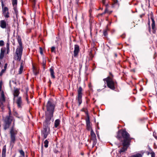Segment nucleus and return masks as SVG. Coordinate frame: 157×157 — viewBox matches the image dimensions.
<instances>
[{"instance_id": "nucleus-48", "label": "nucleus", "mask_w": 157, "mask_h": 157, "mask_svg": "<svg viewBox=\"0 0 157 157\" xmlns=\"http://www.w3.org/2000/svg\"><path fill=\"white\" fill-rule=\"evenodd\" d=\"M154 148L155 149H156V148H157V147H156V146H155V147H154Z\"/></svg>"}, {"instance_id": "nucleus-36", "label": "nucleus", "mask_w": 157, "mask_h": 157, "mask_svg": "<svg viewBox=\"0 0 157 157\" xmlns=\"http://www.w3.org/2000/svg\"><path fill=\"white\" fill-rule=\"evenodd\" d=\"M2 9H3V8H4V7H6V6H5L4 5L3 3V2H2Z\"/></svg>"}, {"instance_id": "nucleus-11", "label": "nucleus", "mask_w": 157, "mask_h": 157, "mask_svg": "<svg viewBox=\"0 0 157 157\" xmlns=\"http://www.w3.org/2000/svg\"><path fill=\"white\" fill-rule=\"evenodd\" d=\"M3 14L4 17L6 18L9 17V10L7 7H5L2 9Z\"/></svg>"}, {"instance_id": "nucleus-7", "label": "nucleus", "mask_w": 157, "mask_h": 157, "mask_svg": "<svg viewBox=\"0 0 157 157\" xmlns=\"http://www.w3.org/2000/svg\"><path fill=\"white\" fill-rule=\"evenodd\" d=\"M13 119V118L12 116H6L4 120L6 125L4 127L5 129L8 128L10 125L11 124V122Z\"/></svg>"}, {"instance_id": "nucleus-34", "label": "nucleus", "mask_w": 157, "mask_h": 157, "mask_svg": "<svg viewBox=\"0 0 157 157\" xmlns=\"http://www.w3.org/2000/svg\"><path fill=\"white\" fill-rule=\"evenodd\" d=\"M40 52L41 55L43 54L42 49L41 47L40 48Z\"/></svg>"}, {"instance_id": "nucleus-5", "label": "nucleus", "mask_w": 157, "mask_h": 157, "mask_svg": "<svg viewBox=\"0 0 157 157\" xmlns=\"http://www.w3.org/2000/svg\"><path fill=\"white\" fill-rule=\"evenodd\" d=\"M103 80L106 81L107 86L109 88L113 90L115 89V86L116 83L111 78L108 77L104 79Z\"/></svg>"}, {"instance_id": "nucleus-30", "label": "nucleus", "mask_w": 157, "mask_h": 157, "mask_svg": "<svg viewBox=\"0 0 157 157\" xmlns=\"http://www.w3.org/2000/svg\"><path fill=\"white\" fill-rule=\"evenodd\" d=\"M5 69H2L1 72L0 73V76H1L5 72Z\"/></svg>"}, {"instance_id": "nucleus-56", "label": "nucleus", "mask_w": 157, "mask_h": 157, "mask_svg": "<svg viewBox=\"0 0 157 157\" xmlns=\"http://www.w3.org/2000/svg\"><path fill=\"white\" fill-rule=\"evenodd\" d=\"M19 157H21V156H19Z\"/></svg>"}, {"instance_id": "nucleus-46", "label": "nucleus", "mask_w": 157, "mask_h": 157, "mask_svg": "<svg viewBox=\"0 0 157 157\" xmlns=\"http://www.w3.org/2000/svg\"><path fill=\"white\" fill-rule=\"evenodd\" d=\"M43 144H42V147H41V150H42V152L43 151Z\"/></svg>"}, {"instance_id": "nucleus-10", "label": "nucleus", "mask_w": 157, "mask_h": 157, "mask_svg": "<svg viewBox=\"0 0 157 157\" xmlns=\"http://www.w3.org/2000/svg\"><path fill=\"white\" fill-rule=\"evenodd\" d=\"M1 98L0 100V107L2 108V110L3 109V107L4 105H3V104L4 102L5 101V99L4 97V92L3 91L2 92H1Z\"/></svg>"}, {"instance_id": "nucleus-39", "label": "nucleus", "mask_w": 157, "mask_h": 157, "mask_svg": "<svg viewBox=\"0 0 157 157\" xmlns=\"http://www.w3.org/2000/svg\"><path fill=\"white\" fill-rule=\"evenodd\" d=\"M11 110H10V111H9V116H11Z\"/></svg>"}, {"instance_id": "nucleus-47", "label": "nucleus", "mask_w": 157, "mask_h": 157, "mask_svg": "<svg viewBox=\"0 0 157 157\" xmlns=\"http://www.w3.org/2000/svg\"><path fill=\"white\" fill-rule=\"evenodd\" d=\"M8 109L9 111H10V110H11L10 108L9 107H8Z\"/></svg>"}, {"instance_id": "nucleus-20", "label": "nucleus", "mask_w": 157, "mask_h": 157, "mask_svg": "<svg viewBox=\"0 0 157 157\" xmlns=\"http://www.w3.org/2000/svg\"><path fill=\"white\" fill-rule=\"evenodd\" d=\"M5 51V49L3 48H1V53L0 55V59H2L4 56V52Z\"/></svg>"}, {"instance_id": "nucleus-18", "label": "nucleus", "mask_w": 157, "mask_h": 157, "mask_svg": "<svg viewBox=\"0 0 157 157\" xmlns=\"http://www.w3.org/2000/svg\"><path fill=\"white\" fill-rule=\"evenodd\" d=\"M149 151L148 152V155L150 154L151 155V157H155V152L150 148H148Z\"/></svg>"}, {"instance_id": "nucleus-21", "label": "nucleus", "mask_w": 157, "mask_h": 157, "mask_svg": "<svg viewBox=\"0 0 157 157\" xmlns=\"http://www.w3.org/2000/svg\"><path fill=\"white\" fill-rule=\"evenodd\" d=\"M49 70L50 72V74L51 77L53 78H55V76L54 75V72L53 69L52 68H51Z\"/></svg>"}, {"instance_id": "nucleus-32", "label": "nucleus", "mask_w": 157, "mask_h": 157, "mask_svg": "<svg viewBox=\"0 0 157 157\" xmlns=\"http://www.w3.org/2000/svg\"><path fill=\"white\" fill-rule=\"evenodd\" d=\"M13 115L14 116L17 117L18 118H19L20 117L18 116V114L17 113L16 111H14V114Z\"/></svg>"}, {"instance_id": "nucleus-15", "label": "nucleus", "mask_w": 157, "mask_h": 157, "mask_svg": "<svg viewBox=\"0 0 157 157\" xmlns=\"http://www.w3.org/2000/svg\"><path fill=\"white\" fill-rule=\"evenodd\" d=\"M7 25V24L6 21L2 20L0 21V26L2 29H6Z\"/></svg>"}, {"instance_id": "nucleus-22", "label": "nucleus", "mask_w": 157, "mask_h": 157, "mask_svg": "<svg viewBox=\"0 0 157 157\" xmlns=\"http://www.w3.org/2000/svg\"><path fill=\"white\" fill-rule=\"evenodd\" d=\"M23 66L22 63H21L20 65V67L19 69V74H21L23 71Z\"/></svg>"}, {"instance_id": "nucleus-37", "label": "nucleus", "mask_w": 157, "mask_h": 157, "mask_svg": "<svg viewBox=\"0 0 157 157\" xmlns=\"http://www.w3.org/2000/svg\"><path fill=\"white\" fill-rule=\"evenodd\" d=\"M7 63H6L5 64V66L4 67V69H5V70H6V69L7 67Z\"/></svg>"}, {"instance_id": "nucleus-41", "label": "nucleus", "mask_w": 157, "mask_h": 157, "mask_svg": "<svg viewBox=\"0 0 157 157\" xmlns=\"http://www.w3.org/2000/svg\"><path fill=\"white\" fill-rule=\"evenodd\" d=\"M49 113V116H48V115H47V117H46V119L47 118H49V116H50V113ZM46 115H47V114H46Z\"/></svg>"}, {"instance_id": "nucleus-6", "label": "nucleus", "mask_w": 157, "mask_h": 157, "mask_svg": "<svg viewBox=\"0 0 157 157\" xmlns=\"http://www.w3.org/2000/svg\"><path fill=\"white\" fill-rule=\"evenodd\" d=\"M17 133V131L14 130L13 128H12L10 130V134L11 138L10 144L12 145L13 146L16 140L15 135Z\"/></svg>"}, {"instance_id": "nucleus-45", "label": "nucleus", "mask_w": 157, "mask_h": 157, "mask_svg": "<svg viewBox=\"0 0 157 157\" xmlns=\"http://www.w3.org/2000/svg\"><path fill=\"white\" fill-rule=\"evenodd\" d=\"M45 65V61H43V65Z\"/></svg>"}, {"instance_id": "nucleus-55", "label": "nucleus", "mask_w": 157, "mask_h": 157, "mask_svg": "<svg viewBox=\"0 0 157 157\" xmlns=\"http://www.w3.org/2000/svg\"><path fill=\"white\" fill-rule=\"evenodd\" d=\"M14 124V122L13 123V124Z\"/></svg>"}, {"instance_id": "nucleus-4", "label": "nucleus", "mask_w": 157, "mask_h": 157, "mask_svg": "<svg viewBox=\"0 0 157 157\" xmlns=\"http://www.w3.org/2000/svg\"><path fill=\"white\" fill-rule=\"evenodd\" d=\"M46 107L47 112L50 113L49 118H50L51 120V117L53 116L54 108V105L53 103L52 100L50 99L48 101Z\"/></svg>"}, {"instance_id": "nucleus-42", "label": "nucleus", "mask_w": 157, "mask_h": 157, "mask_svg": "<svg viewBox=\"0 0 157 157\" xmlns=\"http://www.w3.org/2000/svg\"><path fill=\"white\" fill-rule=\"evenodd\" d=\"M0 91H1V93L3 91L2 90V87L1 85H0Z\"/></svg>"}, {"instance_id": "nucleus-17", "label": "nucleus", "mask_w": 157, "mask_h": 157, "mask_svg": "<svg viewBox=\"0 0 157 157\" xmlns=\"http://www.w3.org/2000/svg\"><path fill=\"white\" fill-rule=\"evenodd\" d=\"M17 3V0H13L12 4L14 10L15 11L16 13H17V10L16 9V6Z\"/></svg>"}, {"instance_id": "nucleus-2", "label": "nucleus", "mask_w": 157, "mask_h": 157, "mask_svg": "<svg viewBox=\"0 0 157 157\" xmlns=\"http://www.w3.org/2000/svg\"><path fill=\"white\" fill-rule=\"evenodd\" d=\"M50 120V118H47L44 123L43 130L42 131V135L44 137V139L46 138L50 133L49 125Z\"/></svg>"}, {"instance_id": "nucleus-54", "label": "nucleus", "mask_w": 157, "mask_h": 157, "mask_svg": "<svg viewBox=\"0 0 157 157\" xmlns=\"http://www.w3.org/2000/svg\"><path fill=\"white\" fill-rule=\"evenodd\" d=\"M149 31H150V29H149Z\"/></svg>"}, {"instance_id": "nucleus-53", "label": "nucleus", "mask_w": 157, "mask_h": 157, "mask_svg": "<svg viewBox=\"0 0 157 157\" xmlns=\"http://www.w3.org/2000/svg\"><path fill=\"white\" fill-rule=\"evenodd\" d=\"M37 74V73H36L35 74L36 75Z\"/></svg>"}, {"instance_id": "nucleus-52", "label": "nucleus", "mask_w": 157, "mask_h": 157, "mask_svg": "<svg viewBox=\"0 0 157 157\" xmlns=\"http://www.w3.org/2000/svg\"><path fill=\"white\" fill-rule=\"evenodd\" d=\"M103 2L104 4V1H103Z\"/></svg>"}, {"instance_id": "nucleus-24", "label": "nucleus", "mask_w": 157, "mask_h": 157, "mask_svg": "<svg viewBox=\"0 0 157 157\" xmlns=\"http://www.w3.org/2000/svg\"><path fill=\"white\" fill-rule=\"evenodd\" d=\"M60 121L59 119L56 120L55 122V126L56 128L57 127L58 125H59L60 124Z\"/></svg>"}, {"instance_id": "nucleus-27", "label": "nucleus", "mask_w": 157, "mask_h": 157, "mask_svg": "<svg viewBox=\"0 0 157 157\" xmlns=\"http://www.w3.org/2000/svg\"><path fill=\"white\" fill-rule=\"evenodd\" d=\"M142 155L140 154H137L135 155H134L131 156V157H141Z\"/></svg>"}, {"instance_id": "nucleus-1", "label": "nucleus", "mask_w": 157, "mask_h": 157, "mask_svg": "<svg viewBox=\"0 0 157 157\" xmlns=\"http://www.w3.org/2000/svg\"><path fill=\"white\" fill-rule=\"evenodd\" d=\"M117 138L119 139H123V140H121L123 142L122 144L123 147L119 151L120 153L121 154L125 151L128 148L129 142L130 141L131 139L129 137V135L128 133L126 131L123 130L122 131H119L118 132Z\"/></svg>"}, {"instance_id": "nucleus-44", "label": "nucleus", "mask_w": 157, "mask_h": 157, "mask_svg": "<svg viewBox=\"0 0 157 157\" xmlns=\"http://www.w3.org/2000/svg\"><path fill=\"white\" fill-rule=\"evenodd\" d=\"M9 84H10V87H11V81H10Z\"/></svg>"}, {"instance_id": "nucleus-8", "label": "nucleus", "mask_w": 157, "mask_h": 157, "mask_svg": "<svg viewBox=\"0 0 157 157\" xmlns=\"http://www.w3.org/2000/svg\"><path fill=\"white\" fill-rule=\"evenodd\" d=\"M82 89L81 87H79L78 90V100L79 103V105H80L82 103Z\"/></svg>"}, {"instance_id": "nucleus-29", "label": "nucleus", "mask_w": 157, "mask_h": 157, "mask_svg": "<svg viewBox=\"0 0 157 157\" xmlns=\"http://www.w3.org/2000/svg\"><path fill=\"white\" fill-rule=\"evenodd\" d=\"M19 152L22 155L23 157L25 156V153L22 150H21L19 151Z\"/></svg>"}, {"instance_id": "nucleus-16", "label": "nucleus", "mask_w": 157, "mask_h": 157, "mask_svg": "<svg viewBox=\"0 0 157 157\" xmlns=\"http://www.w3.org/2000/svg\"><path fill=\"white\" fill-rule=\"evenodd\" d=\"M20 94L19 90L17 88H15L14 90L13 95L14 98L16 97H18Z\"/></svg>"}, {"instance_id": "nucleus-38", "label": "nucleus", "mask_w": 157, "mask_h": 157, "mask_svg": "<svg viewBox=\"0 0 157 157\" xmlns=\"http://www.w3.org/2000/svg\"><path fill=\"white\" fill-rule=\"evenodd\" d=\"M113 1L115 4L117 3L118 2L117 0H113Z\"/></svg>"}, {"instance_id": "nucleus-3", "label": "nucleus", "mask_w": 157, "mask_h": 157, "mask_svg": "<svg viewBox=\"0 0 157 157\" xmlns=\"http://www.w3.org/2000/svg\"><path fill=\"white\" fill-rule=\"evenodd\" d=\"M17 40L19 44V46L17 47L16 50L14 58L16 60L19 61L21 59L23 48L21 38L19 36L17 37Z\"/></svg>"}, {"instance_id": "nucleus-28", "label": "nucleus", "mask_w": 157, "mask_h": 157, "mask_svg": "<svg viewBox=\"0 0 157 157\" xmlns=\"http://www.w3.org/2000/svg\"><path fill=\"white\" fill-rule=\"evenodd\" d=\"M9 45H10V42L9 39H8L7 41V43L6 44V49H9Z\"/></svg>"}, {"instance_id": "nucleus-49", "label": "nucleus", "mask_w": 157, "mask_h": 157, "mask_svg": "<svg viewBox=\"0 0 157 157\" xmlns=\"http://www.w3.org/2000/svg\"><path fill=\"white\" fill-rule=\"evenodd\" d=\"M0 85H1V86H2V82H1L0 83Z\"/></svg>"}, {"instance_id": "nucleus-35", "label": "nucleus", "mask_w": 157, "mask_h": 157, "mask_svg": "<svg viewBox=\"0 0 157 157\" xmlns=\"http://www.w3.org/2000/svg\"><path fill=\"white\" fill-rule=\"evenodd\" d=\"M103 34H104V35L105 36H106L107 35V31L106 30H105L104 31Z\"/></svg>"}, {"instance_id": "nucleus-14", "label": "nucleus", "mask_w": 157, "mask_h": 157, "mask_svg": "<svg viewBox=\"0 0 157 157\" xmlns=\"http://www.w3.org/2000/svg\"><path fill=\"white\" fill-rule=\"evenodd\" d=\"M79 51V46L77 45H75L73 55L74 57H76L78 56Z\"/></svg>"}, {"instance_id": "nucleus-13", "label": "nucleus", "mask_w": 157, "mask_h": 157, "mask_svg": "<svg viewBox=\"0 0 157 157\" xmlns=\"http://www.w3.org/2000/svg\"><path fill=\"white\" fill-rule=\"evenodd\" d=\"M16 103L19 108H21L22 107V102L21 97H18L16 100Z\"/></svg>"}, {"instance_id": "nucleus-25", "label": "nucleus", "mask_w": 157, "mask_h": 157, "mask_svg": "<svg viewBox=\"0 0 157 157\" xmlns=\"http://www.w3.org/2000/svg\"><path fill=\"white\" fill-rule=\"evenodd\" d=\"M112 12V11H109L108 10V9L107 8H106V9L105 10V11L104 13H102L101 14V15L105 13H108L109 14L111 13Z\"/></svg>"}, {"instance_id": "nucleus-26", "label": "nucleus", "mask_w": 157, "mask_h": 157, "mask_svg": "<svg viewBox=\"0 0 157 157\" xmlns=\"http://www.w3.org/2000/svg\"><path fill=\"white\" fill-rule=\"evenodd\" d=\"M44 146L45 147L47 148L48 146V141L47 140H45L44 142Z\"/></svg>"}, {"instance_id": "nucleus-12", "label": "nucleus", "mask_w": 157, "mask_h": 157, "mask_svg": "<svg viewBox=\"0 0 157 157\" xmlns=\"http://www.w3.org/2000/svg\"><path fill=\"white\" fill-rule=\"evenodd\" d=\"M86 128L88 130H91V124L90 121L89 117L88 116L87 118L86 119Z\"/></svg>"}, {"instance_id": "nucleus-40", "label": "nucleus", "mask_w": 157, "mask_h": 157, "mask_svg": "<svg viewBox=\"0 0 157 157\" xmlns=\"http://www.w3.org/2000/svg\"><path fill=\"white\" fill-rule=\"evenodd\" d=\"M26 99L28 101V94H27V92L26 93Z\"/></svg>"}, {"instance_id": "nucleus-51", "label": "nucleus", "mask_w": 157, "mask_h": 157, "mask_svg": "<svg viewBox=\"0 0 157 157\" xmlns=\"http://www.w3.org/2000/svg\"><path fill=\"white\" fill-rule=\"evenodd\" d=\"M12 82L13 83H14V82L13 81H12Z\"/></svg>"}, {"instance_id": "nucleus-43", "label": "nucleus", "mask_w": 157, "mask_h": 157, "mask_svg": "<svg viewBox=\"0 0 157 157\" xmlns=\"http://www.w3.org/2000/svg\"><path fill=\"white\" fill-rule=\"evenodd\" d=\"M7 53L8 54L9 53V51H10V49L9 48V49H7Z\"/></svg>"}, {"instance_id": "nucleus-33", "label": "nucleus", "mask_w": 157, "mask_h": 157, "mask_svg": "<svg viewBox=\"0 0 157 157\" xmlns=\"http://www.w3.org/2000/svg\"><path fill=\"white\" fill-rule=\"evenodd\" d=\"M4 44V42L3 40L0 41V46H2Z\"/></svg>"}, {"instance_id": "nucleus-50", "label": "nucleus", "mask_w": 157, "mask_h": 157, "mask_svg": "<svg viewBox=\"0 0 157 157\" xmlns=\"http://www.w3.org/2000/svg\"><path fill=\"white\" fill-rule=\"evenodd\" d=\"M155 138H156V139H157V136H154Z\"/></svg>"}, {"instance_id": "nucleus-19", "label": "nucleus", "mask_w": 157, "mask_h": 157, "mask_svg": "<svg viewBox=\"0 0 157 157\" xmlns=\"http://www.w3.org/2000/svg\"><path fill=\"white\" fill-rule=\"evenodd\" d=\"M90 135L91 136V137L92 139L93 140H95L96 139V135L95 133H94L93 130L92 129H91V132H90Z\"/></svg>"}, {"instance_id": "nucleus-9", "label": "nucleus", "mask_w": 157, "mask_h": 157, "mask_svg": "<svg viewBox=\"0 0 157 157\" xmlns=\"http://www.w3.org/2000/svg\"><path fill=\"white\" fill-rule=\"evenodd\" d=\"M150 18L152 21L151 27L153 30V33H155V21L154 19L153 13L151 12L150 13Z\"/></svg>"}, {"instance_id": "nucleus-23", "label": "nucleus", "mask_w": 157, "mask_h": 157, "mask_svg": "<svg viewBox=\"0 0 157 157\" xmlns=\"http://www.w3.org/2000/svg\"><path fill=\"white\" fill-rule=\"evenodd\" d=\"M6 152V148L5 146H4L2 151V156L3 157H5Z\"/></svg>"}, {"instance_id": "nucleus-31", "label": "nucleus", "mask_w": 157, "mask_h": 157, "mask_svg": "<svg viewBox=\"0 0 157 157\" xmlns=\"http://www.w3.org/2000/svg\"><path fill=\"white\" fill-rule=\"evenodd\" d=\"M55 48L54 47H52L51 48V51L52 52L55 53Z\"/></svg>"}]
</instances>
